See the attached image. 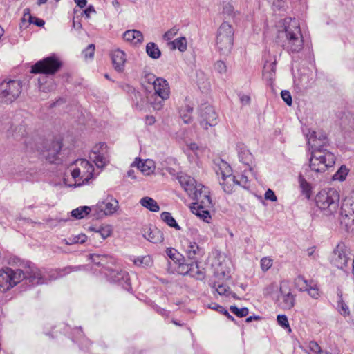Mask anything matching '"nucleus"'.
I'll use <instances>...</instances> for the list:
<instances>
[{"instance_id": "obj_34", "label": "nucleus", "mask_w": 354, "mask_h": 354, "mask_svg": "<svg viewBox=\"0 0 354 354\" xmlns=\"http://www.w3.org/2000/svg\"><path fill=\"white\" fill-rule=\"evenodd\" d=\"M160 218L169 227H174L177 230H181V227L178 225L174 218L171 216V213L168 212H163L160 214Z\"/></svg>"}, {"instance_id": "obj_9", "label": "nucleus", "mask_w": 354, "mask_h": 354, "mask_svg": "<svg viewBox=\"0 0 354 354\" xmlns=\"http://www.w3.org/2000/svg\"><path fill=\"white\" fill-rule=\"evenodd\" d=\"M198 122L201 127L207 130L215 127L218 122V115L214 108L209 103L201 104L198 109Z\"/></svg>"}, {"instance_id": "obj_28", "label": "nucleus", "mask_w": 354, "mask_h": 354, "mask_svg": "<svg viewBox=\"0 0 354 354\" xmlns=\"http://www.w3.org/2000/svg\"><path fill=\"white\" fill-rule=\"evenodd\" d=\"M317 283L313 280H307L302 276H299L295 279V285L301 292H306L309 288H313Z\"/></svg>"}, {"instance_id": "obj_22", "label": "nucleus", "mask_w": 354, "mask_h": 354, "mask_svg": "<svg viewBox=\"0 0 354 354\" xmlns=\"http://www.w3.org/2000/svg\"><path fill=\"white\" fill-rule=\"evenodd\" d=\"M236 150L239 161L246 166H248L249 170L252 171V165L254 162V158L252 153L243 143H239L236 145Z\"/></svg>"}, {"instance_id": "obj_17", "label": "nucleus", "mask_w": 354, "mask_h": 354, "mask_svg": "<svg viewBox=\"0 0 354 354\" xmlns=\"http://www.w3.org/2000/svg\"><path fill=\"white\" fill-rule=\"evenodd\" d=\"M279 300L281 308L284 310H290L295 304V296L291 292V289L287 283H281Z\"/></svg>"}, {"instance_id": "obj_4", "label": "nucleus", "mask_w": 354, "mask_h": 354, "mask_svg": "<svg viewBox=\"0 0 354 354\" xmlns=\"http://www.w3.org/2000/svg\"><path fill=\"white\" fill-rule=\"evenodd\" d=\"M315 201L322 214L329 216L337 212L339 195L334 188L324 189L318 192Z\"/></svg>"}, {"instance_id": "obj_30", "label": "nucleus", "mask_w": 354, "mask_h": 354, "mask_svg": "<svg viewBox=\"0 0 354 354\" xmlns=\"http://www.w3.org/2000/svg\"><path fill=\"white\" fill-rule=\"evenodd\" d=\"M193 109V106L189 104H185L180 109V115L185 124H189L192 121V113Z\"/></svg>"}, {"instance_id": "obj_29", "label": "nucleus", "mask_w": 354, "mask_h": 354, "mask_svg": "<svg viewBox=\"0 0 354 354\" xmlns=\"http://www.w3.org/2000/svg\"><path fill=\"white\" fill-rule=\"evenodd\" d=\"M140 205L153 212H157L160 210V207L157 202L149 196L143 197L140 201Z\"/></svg>"}, {"instance_id": "obj_59", "label": "nucleus", "mask_w": 354, "mask_h": 354, "mask_svg": "<svg viewBox=\"0 0 354 354\" xmlns=\"http://www.w3.org/2000/svg\"><path fill=\"white\" fill-rule=\"evenodd\" d=\"M29 24H33L38 27H43L45 24V22L41 19L32 16H29Z\"/></svg>"}, {"instance_id": "obj_63", "label": "nucleus", "mask_w": 354, "mask_h": 354, "mask_svg": "<svg viewBox=\"0 0 354 354\" xmlns=\"http://www.w3.org/2000/svg\"><path fill=\"white\" fill-rule=\"evenodd\" d=\"M29 16H32L30 14V10L29 8H26L24 10V15L21 20L20 28H22V26L26 23V20L29 22Z\"/></svg>"}, {"instance_id": "obj_32", "label": "nucleus", "mask_w": 354, "mask_h": 354, "mask_svg": "<svg viewBox=\"0 0 354 354\" xmlns=\"http://www.w3.org/2000/svg\"><path fill=\"white\" fill-rule=\"evenodd\" d=\"M146 53L152 59H158L161 55V51L154 42H149L146 46Z\"/></svg>"}, {"instance_id": "obj_7", "label": "nucleus", "mask_w": 354, "mask_h": 354, "mask_svg": "<svg viewBox=\"0 0 354 354\" xmlns=\"http://www.w3.org/2000/svg\"><path fill=\"white\" fill-rule=\"evenodd\" d=\"M215 171L217 176H221L220 185L222 186L223 191L227 194L232 193L234 186L237 185V180L232 175V169L230 165L227 162L221 160L216 164Z\"/></svg>"}, {"instance_id": "obj_23", "label": "nucleus", "mask_w": 354, "mask_h": 354, "mask_svg": "<svg viewBox=\"0 0 354 354\" xmlns=\"http://www.w3.org/2000/svg\"><path fill=\"white\" fill-rule=\"evenodd\" d=\"M182 270H185L184 274L189 275L198 280H203L205 277L204 269H201L198 266V261H194L191 263L183 266Z\"/></svg>"}, {"instance_id": "obj_58", "label": "nucleus", "mask_w": 354, "mask_h": 354, "mask_svg": "<svg viewBox=\"0 0 354 354\" xmlns=\"http://www.w3.org/2000/svg\"><path fill=\"white\" fill-rule=\"evenodd\" d=\"M306 292H308V295L315 299H317L320 296L317 284L313 288H309Z\"/></svg>"}, {"instance_id": "obj_12", "label": "nucleus", "mask_w": 354, "mask_h": 354, "mask_svg": "<svg viewBox=\"0 0 354 354\" xmlns=\"http://www.w3.org/2000/svg\"><path fill=\"white\" fill-rule=\"evenodd\" d=\"M76 167L72 171L73 178H80L82 184H86L93 176L94 167L86 159H79L75 162Z\"/></svg>"}, {"instance_id": "obj_13", "label": "nucleus", "mask_w": 354, "mask_h": 354, "mask_svg": "<svg viewBox=\"0 0 354 354\" xmlns=\"http://www.w3.org/2000/svg\"><path fill=\"white\" fill-rule=\"evenodd\" d=\"M154 93L153 96L160 98V100L156 102H151V104L156 110H160L163 105V102L169 97V86L167 82L161 77H159L156 82L153 84Z\"/></svg>"}, {"instance_id": "obj_50", "label": "nucleus", "mask_w": 354, "mask_h": 354, "mask_svg": "<svg viewBox=\"0 0 354 354\" xmlns=\"http://www.w3.org/2000/svg\"><path fill=\"white\" fill-rule=\"evenodd\" d=\"M348 202H346L342 207V210H344L346 212V214H345L346 217H349V216H352L353 214H354V202L349 204V205H350L349 207H348ZM352 222L354 223V218H352Z\"/></svg>"}, {"instance_id": "obj_47", "label": "nucleus", "mask_w": 354, "mask_h": 354, "mask_svg": "<svg viewBox=\"0 0 354 354\" xmlns=\"http://www.w3.org/2000/svg\"><path fill=\"white\" fill-rule=\"evenodd\" d=\"M230 310L233 314L240 318L246 317L249 313V310L246 307L239 308L236 306H230Z\"/></svg>"}, {"instance_id": "obj_52", "label": "nucleus", "mask_w": 354, "mask_h": 354, "mask_svg": "<svg viewBox=\"0 0 354 354\" xmlns=\"http://www.w3.org/2000/svg\"><path fill=\"white\" fill-rule=\"evenodd\" d=\"M278 324L283 328H289L290 330V327L288 323V320L287 317L285 315H279L277 317Z\"/></svg>"}, {"instance_id": "obj_31", "label": "nucleus", "mask_w": 354, "mask_h": 354, "mask_svg": "<svg viewBox=\"0 0 354 354\" xmlns=\"http://www.w3.org/2000/svg\"><path fill=\"white\" fill-rule=\"evenodd\" d=\"M276 71V61L264 64L263 69V76L267 80H272L274 78Z\"/></svg>"}, {"instance_id": "obj_27", "label": "nucleus", "mask_w": 354, "mask_h": 354, "mask_svg": "<svg viewBox=\"0 0 354 354\" xmlns=\"http://www.w3.org/2000/svg\"><path fill=\"white\" fill-rule=\"evenodd\" d=\"M136 165L138 170H140V171L145 173L146 174H149L153 171V162L151 160H147L145 161H143L140 158H136V160L132 164V165Z\"/></svg>"}, {"instance_id": "obj_38", "label": "nucleus", "mask_w": 354, "mask_h": 354, "mask_svg": "<svg viewBox=\"0 0 354 354\" xmlns=\"http://www.w3.org/2000/svg\"><path fill=\"white\" fill-rule=\"evenodd\" d=\"M90 230L95 231L96 235H100L103 240L110 236L112 233V227L109 225L101 226L97 230H95L94 227H91Z\"/></svg>"}, {"instance_id": "obj_10", "label": "nucleus", "mask_w": 354, "mask_h": 354, "mask_svg": "<svg viewBox=\"0 0 354 354\" xmlns=\"http://www.w3.org/2000/svg\"><path fill=\"white\" fill-rule=\"evenodd\" d=\"M62 64L55 56H50L37 62L31 67L32 73L53 75L61 68Z\"/></svg>"}, {"instance_id": "obj_25", "label": "nucleus", "mask_w": 354, "mask_h": 354, "mask_svg": "<svg viewBox=\"0 0 354 354\" xmlns=\"http://www.w3.org/2000/svg\"><path fill=\"white\" fill-rule=\"evenodd\" d=\"M111 59L114 69L119 73L123 72L127 60L124 52L120 49L113 51Z\"/></svg>"}, {"instance_id": "obj_19", "label": "nucleus", "mask_w": 354, "mask_h": 354, "mask_svg": "<svg viewBox=\"0 0 354 354\" xmlns=\"http://www.w3.org/2000/svg\"><path fill=\"white\" fill-rule=\"evenodd\" d=\"M106 145L104 142H100L93 147L89 154L90 159L98 168H103L109 162L104 153V149H106Z\"/></svg>"}, {"instance_id": "obj_3", "label": "nucleus", "mask_w": 354, "mask_h": 354, "mask_svg": "<svg viewBox=\"0 0 354 354\" xmlns=\"http://www.w3.org/2000/svg\"><path fill=\"white\" fill-rule=\"evenodd\" d=\"M277 42L289 54L297 53L303 49L304 39L297 20H284V28L279 30Z\"/></svg>"}, {"instance_id": "obj_2", "label": "nucleus", "mask_w": 354, "mask_h": 354, "mask_svg": "<svg viewBox=\"0 0 354 354\" xmlns=\"http://www.w3.org/2000/svg\"><path fill=\"white\" fill-rule=\"evenodd\" d=\"M23 281L30 286L47 283L46 278L35 266L29 265L24 271L21 269L14 270L8 267L0 270V291L2 292Z\"/></svg>"}, {"instance_id": "obj_11", "label": "nucleus", "mask_w": 354, "mask_h": 354, "mask_svg": "<svg viewBox=\"0 0 354 354\" xmlns=\"http://www.w3.org/2000/svg\"><path fill=\"white\" fill-rule=\"evenodd\" d=\"M0 131H5L8 138H12L16 140L24 138L26 134V127L24 124H16L8 118L0 122Z\"/></svg>"}, {"instance_id": "obj_21", "label": "nucleus", "mask_w": 354, "mask_h": 354, "mask_svg": "<svg viewBox=\"0 0 354 354\" xmlns=\"http://www.w3.org/2000/svg\"><path fill=\"white\" fill-rule=\"evenodd\" d=\"M142 232L143 237L151 243H158L164 241L163 233L151 225L144 227Z\"/></svg>"}, {"instance_id": "obj_54", "label": "nucleus", "mask_w": 354, "mask_h": 354, "mask_svg": "<svg viewBox=\"0 0 354 354\" xmlns=\"http://www.w3.org/2000/svg\"><path fill=\"white\" fill-rule=\"evenodd\" d=\"M95 45L94 44H89L86 49H84L82 52L84 56L87 58H92L94 55L95 52Z\"/></svg>"}, {"instance_id": "obj_1", "label": "nucleus", "mask_w": 354, "mask_h": 354, "mask_svg": "<svg viewBox=\"0 0 354 354\" xmlns=\"http://www.w3.org/2000/svg\"><path fill=\"white\" fill-rule=\"evenodd\" d=\"M308 145L311 148V156L309 160L310 168L317 173L324 172L335 163V156L324 149L328 142L326 135L324 132L309 131L306 135Z\"/></svg>"}, {"instance_id": "obj_56", "label": "nucleus", "mask_w": 354, "mask_h": 354, "mask_svg": "<svg viewBox=\"0 0 354 354\" xmlns=\"http://www.w3.org/2000/svg\"><path fill=\"white\" fill-rule=\"evenodd\" d=\"M234 12V8L230 3H225L223 6V14L226 15L228 17L232 15Z\"/></svg>"}, {"instance_id": "obj_15", "label": "nucleus", "mask_w": 354, "mask_h": 354, "mask_svg": "<svg viewBox=\"0 0 354 354\" xmlns=\"http://www.w3.org/2000/svg\"><path fill=\"white\" fill-rule=\"evenodd\" d=\"M348 252V250L344 243H338L333 250L331 263L338 269L344 270L349 260Z\"/></svg>"}, {"instance_id": "obj_18", "label": "nucleus", "mask_w": 354, "mask_h": 354, "mask_svg": "<svg viewBox=\"0 0 354 354\" xmlns=\"http://www.w3.org/2000/svg\"><path fill=\"white\" fill-rule=\"evenodd\" d=\"M183 248L186 257L193 261H198L205 254L203 248L199 246L196 242L188 239L183 241Z\"/></svg>"}, {"instance_id": "obj_8", "label": "nucleus", "mask_w": 354, "mask_h": 354, "mask_svg": "<svg viewBox=\"0 0 354 354\" xmlns=\"http://www.w3.org/2000/svg\"><path fill=\"white\" fill-rule=\"evenodd\" d=\"M200 194L195 199L196 202L192 207V212L205 222L209 223L211 220L209 209L212 207V203L209 195V191L207 189H205L203 195Z\"/></svg>"}, {"instance_id": "obj_16", "label": "nucleus", "mask_w": 354, "mask_h": 354, "mask_svg": "<svg viewBox=\"0 0 354 354\" xmlns=\"http://www.w3.org/2000/svg\"><path fill=\"white\" fill-rule=\"evenodd\" d=\"M107 279L113 283H118L124 290L129 291L131 289L129 276L124 270L110 269L105 272Z\"/></svg>"}, {"instance_id": "obj_6", "label": "nucleus", "mask_w": 354, "mask_h": 354, "mask_svg": "<svg viewBox=\"0 0 354 354\" xmlns=\"http://www.w3.org/2000/svg\"><path fill=\"white\" fill-rule=\"evenodd\" d=\"M22 91L21 82L4 80L0 83V104H9L15 102Z\"/></svg>"}, {"instance_id": "obj_33", "label": "nucleus", "mask_w": 354, "mask_h": 354, "mask_svg": "<svg viewBox=\"0 0 354 354\" xmlns=\"http://www.w3.org/2000/svg\"><path fill=\"white\" fill-rule=\"evenodd\" d=\"M169 45L171 46L172 49H178L182 53L185 52L187 48V39L185 37H181L170 41Z\"/></svg>"}, {"instance_id": "obj_64", "label": "nucleus", "mask_w": 354, "mask_h": 354, "mask_svg": "<svg viewBox=\"0 0 354 354\" xmlns=\"http://www.w3.org/2000/svg\"><path fill=\"white\" fill-rule=\"evenodd\" d=\"M176 250L173 248H167L166 249L167 255L172 260L176 259Z\"/></svg>"}, {"instance_id": "obj_42", "label": "nucleus", "mask_w": 354, "mask_h": 354, "mask_svg": "<svg viewBox=\"0 0 354 354\" xmlns=\"http://www.w3.org/2000/svg\"><path fill=\"white\" fill-rule=\"evenodd\" d=\"M87 236L84 234H80L76 236L64 239V241L66 245H72L75 243H84L86 242Z\"/></svg>"}, {"instance_id": "obj_41", "label": "nucleus", "mask_w": 354, "mask_h": 354, "mask_svg": "<svg viewBox=\"0 0 354 354\" xmlns=\"http://www.w3.org/2000/svg\"><path fill=\"white\" fill-rule=\"evenodd\" d=\"M212 287L215 289L220 295L229 296L231 294L230 287L223 283L219 284L216 282H214Z\"/></svg>"}, {"instance_id": "obj_36", "label": "nucleus", "mask_w": 354, "mask_h": 354, "mask_svg": "<svg viewBox=\"0 0 354 354\" xmlns=\"http://www.w3.org/2000/svg\"><path fill=\"white\" fill-rule=\"evenodd\" d=\"M133 263L136 266L142 268H148L153 265V260L149 255H145L135 258Z\"/></svg>"}, {"instance_id": "obj_51", "label": "nucleus", "mask_w": 354, "mask_h": 354, "mask_svg": "<svg viewBox=\"0 0 354 354\" xmlns=\"http://www.w3.org/2000/svg\"><path fill=\"white\" fill-rule=\"evenodd\" d=\"M178 30L179 29L176 26H174L163 35V39L165 41H170L173 37H174L177 35Z\"/></svg>"}, {"instance_id": "obj_46", "label": "nucleus", "mask_w": 354, "mask_h": 354, "mask_svg": "<svg viewBox=\"0 0 354 354\" xmlns=\"http://www.w3.org/2000/svg\"><path fill=\"white\" fill-rule=\"evenodd\" d=\"M128 92L129 93H131L132 95H133V96H132L131 97L133 101H136L135 106L138 108H141V106L142 105L141 103L142 98L141 97L140 93L138 91H136L133 87H131V86H129Z\"/></svg>"}, {"instance_id": "obj_20", "label": "nucleus", "mask_w": 354, "mask_h": 354, "mask_svg": "<svg viewBox=\"0 0 354 354\" xmlns=\"http://www.w3.org/2000/svg\"><path fill=\"white\" fill-rule=\"evenodd\" d=\"M62 148V142L59 139H55L50 141V144L45 146L44 156L50 162H54L57 160V156Z\"/></svg>"}, {"instance_id": "obj_24", "label": "nucleus", "mask_w": 354, "mask_h": 354, "mask_svg": "<svg viewBox=\"0 0 354 354\" xmlns=\"http://www.w3.org/2000/svg\"><path fill=\"white\" fill-rule=\"evenodd\" d=\"M98 209L105 215H112L118 209V201L112 196H108L104 201L99 202Z\"/></svg>"}, {"instance_id": "obj_43", "label": "nucleus", "mask_w": 354, "mask_h": 354, "mask_svg": "<svg viewBox=\"0 0 354 354\" xmlns=\"http://www.w3.org/2000/svg\"><path fill=\"white\" fill-rule=\"evenodd\" d=\"M209 308H211V309L215 310L218 311V313L224 315L230 321H234V317L232 316L229 313L227 310L225 309L223 306H222L221 305H218V304H217L216 303H212V304L209 305Z\"/></svg>"}, {"instance_id": "obj_55", "label": "nucleus", "mask_w": 354, "mask_h": 354, "mask_svg": "<svg viewBox=\"0 0 354 354\" xmlns=\"http://www.w3.org/2000/svg\"><path fill=\"white\" fill-rule=\"evenodd\" d=\"M281 96L283 100L289 106L292 104V96L288 91L283 90L281 92Z\"/></svg>"}, {"instance_id": "obj_44", "label": "nucleus", "mask_w": 354, "mask_h": 354, "mask_svg": "<svg viewBox=\"0 0 354 354\" xmlns=\"http://www.w3.org/2000/svg\"><path fill=\"white\" fill-rule=\"evenodd\" d=\"M348 173V169L345 165H342L338 171L333 175V179L334 180L343 181L346 179Z\"/></svg>"}, {"instance_id": "obj_49", "label": "nucleus", "mask_w": 354, "mask_h": 354, "mask_svg": "<svg viewBox=\"0 0 354 354\" xmlns=\"http://www.w3.org/2000/svg\"><path fill=\"white\" fill-rule=\"evenodd\" d=\"M342 125L343 129L346 131L354 130V116L352 115H346L342 119Z\"/></svg>"}, {"instance_id": "obj_40", "label": "nucleus", "mask_w": 354, "mask_h": 354, "mask_svg": "<svg viewBox=\"0 0 354 354\" xmlns=\"http://www.w3.org/2000/svg\"><path fill=\"white\" fill-rule=\"evenodd\" d=\"M102 263H100L97 265L98 266H102L104 268L106 272L109 271V270L111 269L109 267V265H113L115 263V259L111 255L109 254H102L100 259V261Z\"/></svg>"}, {"instance_id": "obj_57", "label": "nucleus", "mask_w": 354, "mask_h": 354, "mask_svg": "<svg viewBox=\"0 0 354 354\" xmlns=\"http://www.w3.org/2000/svg\"><path fill=\"white\" fill-rule=\"evenodd\" d=\"M158 78L159 77H156V75L153 73H147L145 74V77H143V81L153 86Z\"/></svg>"}, {"instance_id": "obj_61", "label": "nucleus", "mask_w": 354, "mask_h": 354, "mask_svg": "<svg viewBox=\"0 0 354 354\" xmlns=\"http://www.w3.org/2000/svg\"><path fill=\"white\" fill-rule=\"evenodd\" d=\"M265 198L266 200H270L272 202H275L277 200V198L274 194V192L271 190L270 189H268L266 192L265 193Z\"/></svg>"}, {"instance_id": "obj_48", "label": "nucleus", "mask_w": 354, "mask_h": 354, "mask_svg": "<svg viewBox=\"0 0 354 354\" xmlns=\"http://www.w3.org/2000/svg\"><path fill=\"white\" fill-rule=\"evenodd\" d=\"M214 70L220 75H226L227 68L225 62L223 60H218L214 64Z\"/></svg>"}, {"instance_id": "obj_26", "label": "nucleus", "mask_w": 354, "mask_h": 354, "mask_svg": "<svg viewBox=\"0 0 354 354\" xmlns=\"http://www.w3.org/2000/svg\"><path fill=\"white\" fill-rule=\"evenodd\" d=\"M123 38L127 41L133 43L135 45L140 44L144 39L142 33L137 30H128L123 34Z\"/></svg>"}, {"instance_id": "obj_62", "label": "nucleus", "mask_w": 354, "mask_h": 354, "mask_svg": "<svg viewBox=\"0 0 354 354\" xmlns=\"http://www.w3.org/2000/svg\"><path fill=\"white\" fill-rule=\"evenodd\" d=\"M102 257V254H89V259L93 262L95 265H99L100 263H102L100 261Z\"/></svg>"}, {"instance_id": "obj_53", "label": "nucleus", "mask_w": 354, "mask_h": 354, "mask_svg": "<svg viewBox=\"0 0 354 354\" xmlns=\"http://www.w3.org/2000/svg\"><path fill=\"white\" fill-rule=\"evenodd\" d=\"M272 266V260L268 257H263L261 260V268L262 270L267 271Z\"/></svg>"}, {"instance_id": "obj_39", "label": "nucleus", "mask_w": 354, "mask_h": 354, "mask_svg": "<svg viewBox=\"0 0 354 354\" xmlns=\"http://www.w3.org/2000/svg\"><path fill=\"white\" fill-rule=\"evenodd\" d=\"M84 268V266H67L62 269H59L56 270L57 276L59 277H62L72 272L80 271Z\"/></svg>"}, {"instance_id": "obj_37", "label": "nucleus", "mask_w": 354, "mask_h": 354, "mask_svg": "<svg viewBox=\"0 0 354 354\" xmlns=\"http://www.w3.org/2000/svg\"><path fill=\"white\" fill-rule=\"evenodd\" d=\"M299 187L301 189L302 193L306 196V197L308 199L310 197L311 194V185L307 182V180L304 178V177L299 174L298 178Z\"/></svg>"}, {"instance_id": "obj_5", "label": "nucleus", "mask_w": 354, "mask_h": 354, "mask_svg": "<svg viewBox=\"0 0 354 354\" xmlns=\"http://www.w3.org/2000/svg\"><path fill=\"white\" fill-rule=\"evenodd\" d=\"M234 30L227 22H223L219 26L216 38V46L221 54L227 55L233 46Z\"/></svg>"}, {"instance_id": "obj_45", "label": "nucleus", "mask_w": 354, "mask_h": 354, "mask_svg": "<svg viewBox=\"0 0 354 354\" xmlns=\"http://www.w3.org/2000/svg\"><path fill=\"white\" fill-rule=\"evenodd\" d=\"M338 295L339 297V299L337 302V306L339 308V313L345 317L347 316H349L350 310H349L348 306L344 301V300L342 299V294L341 295L338 294Z\"/></svg>"}, {"instance_id": "obj_14", "label": "nucleus", "mask_w": 354, "mask_h": 354, "mask_svg": "<svg viewBox=\"0 0 354 354\" xmlns=\"http://www.w3.org/2000/svg\"><path fill=\"white\" fill-rule=\"evenodd\" d=\"M179 183L184 189L189 194L193 195L196 199L200 195H203L205 189H207L201 184H197L196 180L191 176L182 175L178 177Z\"/></svg>"}, {"instance_id": "obj_35", "label": "nucleus", "mask_w": 354, "mask_h": 354, "mask_svg": "<svg viewBox=\"0 0 354 354\" xmlns=\"http://www.w3.org/2000/svg\"><path fill=\"white\" fill-rule=\"evenodd\" d=\"M91 212L88 206H81L71 212V216L76 219H82L87 216Z\"/></svg>"}, {"instance_id": "obj_60", "label": "nucleus", "mask_w": 354, "mask_h": 354, "mask_svg": "<svg viewBox=\"0 0 354 354\" xmlns=\"http://www.w3.org/2000/svg\"><path fill=\"white\" fill-rule=\"evenodd\" d=\"M310 349L315 354H319L322 350L319 345L315 341L310 342Z\"/></svg>"}]
</instances>
